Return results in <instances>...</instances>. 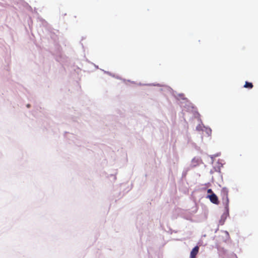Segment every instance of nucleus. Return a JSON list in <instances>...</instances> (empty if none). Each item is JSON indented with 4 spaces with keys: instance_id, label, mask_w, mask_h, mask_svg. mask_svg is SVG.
Masks as SVG:
<instances>
[{
    "instance_id": "f03ea898",
    "label": "nucleus",
    "mask_w": 258,
    "mask_h": 258,
    "mask_svg": "<svg viewBox=\"0 0 258 258\" xmlns=\"http://www.w3.org/2000/svg\"><path fill=\"white\" fill-rule=\"evenodd\" d=\"M208 197L209 198L210 201L213 204L217 205L219 204L218 197L214 193H212V194L208 195Z\"/></svg>"
},
{
    "instance_id": "20e7f679",
    "label": "nucleus",
    "mask_w": 258,
    "mask_h": 258,
    "mask_svg": "<svg viewBox=\"0 0 258 258\" xmlns=\"http://www.w3.org/2000/svg\"><path fill=\"white\" fill-rule=\"evenodd\" d=\"M244 87L248 89H251L253 87V85L251 83L246 82L245 85H244Z\"/></svg>"
},
{
    "instance_id": "7ed1b4c3",
    "label": "nucleus",
    "mask_w": 258,
    "mask_h": 258,
    "mask_svg": "<svg viewBox=\"0 0 258 258\" xmlns=\"http://www.w3.org/2000/svg\"><path fill=\"white\" fill-rule=\"evenodd\" d=\"M199 247L198 246H195L190 252V257L196 258V255L199 252Z\"/></svg>"
},
{
    "instance_id": "f257e3e1",
    "label": "nucleus",
    "mask_w": 258,
    "mask_h": 258,
    "mask_svg": "<svg viewBox=\"0 0 258 258\" xmlns=\"http://www.w3.org/2000/svg\"><path fill=\"white\" fill-rule=\"evenodd\" d=\"M222 202L225 206V208L228 210L229 206L228 190L226 188H223L221 191Z\"/></svg>"
},
{
    "instance_id": "39448f33",
    "label": "nucleus",
    "mask_w": 258,
    "mask_h": 258,
    "mask_svg": "<svg viewBox=\"0 0 258 258\" xmlns=\"http://www.w3.org/2000/svg\"><path fill=\"white\" fill-rule=\"evenodd\" d=\"M207 192H208V193L211 194H212V193H213V191L211 189H208L207 190Z\"/></svg>"
}]
</instances>
